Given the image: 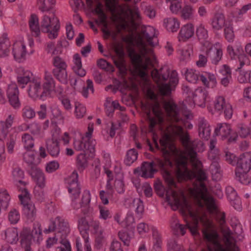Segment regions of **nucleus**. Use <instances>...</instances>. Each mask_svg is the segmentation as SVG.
Here are the masks:
<instances>
[{"mask_svg": "<svg viewBox=\"0 0 251 251\" xmlns=\"http://www.w3.org/2000/svg\"><path fill=\"white\" fill-rule=\"evenodd\" d=\"M10 42L5 33L0 38V57H6L10 52Z\"/></svg>", "mask_w": 251, "mask_h": 251, "instance_id": "19", "label": "nucleus"}, {"mask_svg": "<svg viewBox=\"0 0 251 251\" xmlns=\"http://www.w3.org/2000/svg\"><path fill=\"white\" fill-rule=\"evenodd\" d=\"M19 94L18 88L16 84H13L8 86L7 90V97L9 103L15 108L19 107L20 105Z\"/></svg>", "mask_w": 251, "mask_h": 251, "instance_id": "10", "label": "nucleus"}, {"mask_svg": "<svg viewBox=\"0 0 251 251\" xmlns=\"http://www.w3.org/2000/svg\"><path fill=\"white\" fill-rule=\"evenodd\" d=\"M236 52L238 54V58L240 66L236 70L237 71H239L244 65H248L249 64V60L248 57L243 53V49L240 46L237 47Z\"/></svg>", "mask_w": 251, "mask_h": 251, "instance_id": "37", "label": "nucleus"}, {"mask_svg": "<svg viewBox=\"0 0 251 251\" xmlns=\"http://www.w3.org/2000/svg\"><path fill=\"white\" fill-rule=\"evenodd\" d=\"M154 30L155 29L153 27L148 26L142 27L141 31L143 38L145 39L148 44L151 46H154L152 39L155 36Z\"/></svg>", "mask_w": 251, "mask_h": 251, "instance_id": "24", "label": "nucleus"}, {"mask_svg": "<svg viewBox=\"0 0 251 251\" xmlns=\"http://www.w3.org/2000/svg\"><path fill=\"white\" fill-rule=\"evenodd\" d=\"M185 75L186 79L191 83H196L199 79L198 75L196 73V71L193 69H187Z\"/></svg>", "mask_w": 251, "mask_h": 251, "instance_id": "45", "label": "nucleus"}, {"mask_svg": "<svg viewBox=\"0 0 251 251\" xmlns=\"http://www.w3.org/2000/svg\"><path fill=\"white\" fill-rule=\"evenodd\" d=\"M196 34L200 40H206L208 38V32L202 25L197 28Z\"/></svg>", "mask_w": 251, "mask_h": 251, "instance_id": "60", "label": "nucleus"}, {"mask_svg": "<svg viewBox=\"0 0 251 251\" xmlns=\"http://www.w3.org/2000/svg\"><path fill=\"white\" fill-rule=\"evenodd\" d=\"M163 106L170 122L178 123L182 121L178 106L174 101L164 100Z\"/></svg>", "mask_w": 251, "mask_h": 251, "instance_id": "6", "label": "nucleus"}, {"mask_svg": "<svg viewBox=\"0 0 251 251\" xmlns=\"http://www.w3.org/2000/svg\"><path fill=\"white\" fill-rule=\"evenodd\" d=\"M28 172L32 178L36 181L38 187L43 189L45 186V176L43 172L37 167L31 166V170Z\"/></svg>", "mask_w": 251, "mask_h": 251, "instance_id": "11", "label": "nucleus"}, {"mask_svg": "<svg viewBox=\"0 0 251 251\" xmlns=\"http://www.w3.org/2000/svg\"><path fill=\"white\" fill-rule=\"evenodd\" d=\"M121 55L117 58H114L113 62L116 67L119 70L122 74L125 75L127 73V69L126 65L125 60L123 57V51L121 52Z\"/></svg>", "mask_w": 251, "mask_h": 251, "instance_id": "33", "label": "nucleus"}, {"mask_svg": "<svg viewBox=\"0 0 251 251\" xmlns=\"http://www.w3.org/2000/svg\"><path fill=\"white\" fill-rule=\"evenodd\" d=\"M226 104L224 98L221 96L218 97L214 101L215 111H222Z\"/></svg>", "mask_w": 251, "mask_h": 251, "instance_id": "54", "label": "nucleus"}, {"mask_svg": "<svg viewBox=\"0 0 251 251\" xmlns=\"http://www.w3.org/2000/svg\"><path fill=\"white\" fill-rule=\"evenodd\" d=\"M5 239L10 244H15L18 241V234L17 229L8 228L5 232Z\"/></svg>", "mask_w": 251, "mask_h": 251, "instance_id": "34", "label": "nucleus"}, {"mask_svg": "<svg viewBox=\"0 0 251 251\" xmlns=\"http://www.w3.org/2000/svg\"><path fill=\"white\" fill-rule=\"evenodd\" d=\"M99 16V19L95 20V23L99 25H102L103 28L102 29V32L106 35L109 36L110 35V32L108 29V23H107V16H105L104 19H102L100 16Z\"/></svg>", "mask_w": 251, "mask_h": 251, "instance_id": "52", "label": "nucleus"}, {"mask_svg": "<svg viewBox=\"0 0 251 251\" xmlns=\"http://www.w3.org/2000/svg\"><path fill=\"white\" fill-rule=\"evenodd\" d=\"M32 76V74L30 71H25L22 69V73L17 76V81L19 85H25L27 83L31 82V78ZM24 87V86L22 87Z\"/></svg>", "mask_w": 251, "mask_h": 251, "instance_id": "29", "label": "nucleus"}, {"mask_svg": "<svg viewBox=\"0 0 251 251\" xmlns=\"http://www.w3.org/2000/svg\"><path fill=\"white\" fill-rule=\"evenodd\" d=\"M168 246V251H184L181 245L178 244L176 240L170 242Z\"/></svg>", "mask_w": 251, "mask_h": 251, "instance_id": "64", "label": "nucleus"}, {"mask_svg": "<svg viewBox=\"0 0 251 251\" xmlns=\"http://www.w3.org/2000/svg\"><path fill=\"white\" fill-rule=\"evenodd\" d=\"M91 194L89 190L84 191L82 196V206L81 211L84 215H89L92 211V208L90 207Z\"/></svg>", "mask_w": 251, "mask_h": 251, "instance_id": "20", "label": "nucleus"}, {"mask_svg": "<svg viewBox=\"0 0 251 251\" xmlns=\"http://www.w3.org/2000/svg\"><path fill=\"white\" fill-rule=\"evenodd\" d=\"M12 53L14 59L21 62L25 60L26 55L25 46L22 41H19L13 44Z\"/></svg>", "mask_w": 251, "mask_h": 251, "instance_id": "12", "label": "nucleus"}, {"mask_svg": "<svg viewBox=\"0 0 251 251\" xmlns=\"http://www.w3.org/2000/svg\"><path fill=\"white\" fill-rule=\"evenodd\" d=\"M208 96V94L206 90L198 89L194 95V101L197 102L200 106L204 107Z\"/></svg>", "mask_w": 251, "mask_h": 251, "instance_id": "21", "label": "nucleus"}, {"mask_svg": "<svg viewBox=\"0 0 251 251\" xmlns=\"http://www.w3.org/2000/svg\"><path fill=\"white\" fill-rule=\"evenodd\" d=\"M199 134L201 138L208 140L211 134V128L207 121L203 118H200L198 120Z\"/></svg>", "mask_w": 251, "mask_h": 251, "instance_id": "14", "label": "nucleus"}, {"mask_svg": "<svg viewBox=\"0 0 251 251\" xmlns=\"http://www.w3.org/2000/svg\"><path fill=\"white\" fill-rule=\"evenodd\" d=\"M227 198L231 205L236 210H241V201L234 189L231 186L226 188Z\"/></svg>", "mask_w": 251, "mask_h": 251, "instance_id": "13", "label": "nucleus"}, {"mask_svg": "<svg viewBox=\"0 0 251 251\" xmlns=\"http://www.w3.org/2000/svg\"><path fill=\"white\" fill-rule=\"evenodd\" d=\"M105 6L110 13L114 15L117 11V2L116 0H105Z\"/></svg>", "mask_w": 251, "mask_h": 251, "instance_id": "58", "label": "nucleus"}, {"mask_svg": "<svg viewBox=\"0 0 251 251\" xmlns=\"http://www.w3.org/2000/svg\"><path fill=\"white\" fill-rule=\"evenodd\" d=\"M45 80L43 87L47 97H49L51 92L54 91L55 82L51 75L47 73L45 74Z\"/></svg>", "mask_w": 251, "mask_h": 251, "instance_id": "23", "label": "nucleus"}, {"mask_svg": "<svg viewBox=\"0 0 251 251\" xmlns=\"http://www.w3.org/2000/svg\"><path fill=\"white\" fill-rule=\"evenodd\" d=\"M55 3V0H38L37 2L38 8L42 12L49 11Z\"/></svg>", "mask_w": 251, "mask_h": 251, "instance_id": "36", "label": "nucleus"}, {"mask_svg": "<svg viewBox=\"0 0 251 251\" xmlns=\"http://www.w3.org/2000/svg\"><path fill=\"white\" fill-rule=\"evenodd\" d=\"M194 9L190 5H186L181 11V17L185 20H189L193 17Z\"/></svg>", "mask_w": 251, "mask_h": 251, "instance_id": "55", "label": "nucleus"}, {"mask_svg": "<svg viewBox=\"0 0 251 251\" xmlns=\"http://www.w3.org/2000/svg\"><path fill=\"white\" fill-rule=\"evenodd\" d=\"M58 222V232L62 233V235L65 236L70 232V229L68 226V223L65 222L63 220H60L58 217L56 218Z\"/></svg>", "mask_w": 251, "mask_h": 251, "instance_id": "44", "label": "nucleus"}, {"mask_svg": "<svg viewBox=\"0 0 251 251\" xmlns=\"http://www.w3.org/2000/svg\"><path fill=\"white\" fill-rule=\"evenodd\" d=\"M46 147L48 152L52 156H57L60 152L59 142L57 139L52 138L46 141Z\"/></svg>", "mask_w": 251, "mask_h": 251, "instance_id": "18", "label": "nucleus"}, {"mask_svg": "<svg viewBox=\"0 0 251 251\" xmlns=\"http://www.w3.org/2000/svg\"><path fill=\"white\" fill-rule=\"evenodd\" d=\"M229 21L226 20L225 16L222 12L215 13L211 19V25L214 32L221 30Z\"/></svg>", "mask_w": 251, "mask_h": 251, "instance_id": "9", "label": "nucleus"}, {"mask_svg": "<svg viewBox=\"0 0 251 251\" xmlns=\"http://www.w3.org/2000/svg\"><path fill=\"white\" fill-rule=\"evenodd\" d=\"M231 131V126L226 123L218 124L215 128L214 135L221 136L222 139L224 140L230 135Z\"/></svg>", "mask_w": 251, "mask_h": 251, "instance_id": "17", "label": "nucleus"}, {"mask_svg": "<svg viewBox=\"0 0 251 251\" xmlns=\"http://www.w3.org/2000/svg\"><path fill=\"white\" fill-rule=\"evenodd\" d=\"M22 141L24 147L27 150L32 148L34 146V142L32 136L27 133H25L22 137Z\"/></svg>", "mask_w": 251, "mask_h": 251, "instance_id": "56", "label": "nucleus"}, {"mask_svg": "<svg viewBox=\"0 0 251 251\" xmlns=\"http://www.w3.org/2000/svg\"><path fill=\"white\" fill-rule=\"evenodd\" d=\"M210 170L213 179L218 180L220 178L221 169L218 161H212V163L210 166Z\"/></svg>", "mask_w": 251, "mask_h": 251, "instance_id": "39", "label": "nucleus"}, {"mask_svg": "<svg viewBox=\"0 0 251 251\" xmlns=\"http://www.w3.org/2000/svg\"><path fill=\"white\" fill-rule=\"evenodd\" d=\"M12 176L15 184L19 187L20 186H25V182L22 180L24 178V172L19 167L14 168L12 171Z\"/></svg>", "mask_w": 251, "mask_h": 251, "instance_id": "25", "label": "nucleus"}, {"mask_svg": "<svg viewBox=\"0 0 251 251\" xmlns=\"http://www.w3.org/2000/svg\"><path fill=\"white\" fill-rule=\"evenodd\" d=\"M248 173L241 172V173H238V171H235L236 179L243 184H249L251 181V177L249 176Z\"/></svg>", "mask_w": 251, "mask_h": 251, "instance_id": "49", "label": "nucleus"}, {"mask_svg": "<svg viewBox=\"0 0 251 251\" xmlns=\"http://www.w3.org/2000/svg\"><path fill=\"white\" fill-rule=\"evenodd\" d=\"M152 113L155 117L158 119L159 123H164V119L163 116V113L160 109V104L156 101L152 108Z\"/></svg>", "mask_w": 251, "mask_h": 251, "instance_id": "47", "label": "nucleus"}, {"mask_svg": "<svg viewBox=\"0 0 251 251\" xmlns=\"http://www.w3.org/2000/svg\"><path fill=\"white\" fill-rule=\"evenodd\" d=\"M74 148L76 151H82L83 153H93L95 152V144L91 142L75 140L74 143Z\"/></svg>", "mask_w": 251, "mask_h": 251, "instance_id": "16", "label": "nucleus"}, {"mask_svg": "<svg viewBox=\"0 0 251 251\" xmlns=\"http://www.w3.org/2000/svg\"><path fill=\"white\" fill-rule=\"evenodd\" d=\"M14 117L9 115L5 121H0L1 126V132L2 135L5 137L8 132V129L11 127L13 122Z\"/></svg>", "mask_w": 251, "mask_h": 251, "instance_id": "38", "label": "nucleus"}, {"mask_svg": "<svg viewBox=\"0 0 251 251\" xmlns=\"http://www.w3.org/2000/svg\"><path fill=\"white\" fill-rule=\"evenodd\" d=\"M164 24L167 29L171 32H174L179 28V23L178 20L175 18H168L164 20Z\"/></svg>", "mask_w": 251, "mask_h": 251, "instance_id": "28", "label": "nucleus"}, {"mask_svg": "<svg viewBox=\"0 0 251 251\" xmlns=\"http://www.w3.org/2000/svg\"><path fill=\"white\" fill-rule=\"evenodd\" d=\"M41 235L42 229L41 224L38 222H36L33 224V229L31 231L30 235L24 236L23 237V238L29 237L31 243L32 238H33L34 239H37V241H39L41 236Z\"/></svg>", "mask_w": 251, "mask_h": 251, "instance_id": "32", "label": "nucleus"}, {"mask_svg": "<svg viewBox=\"0 0 251 251\" xmlns=\"http://www.w3.org/2000/svg\"><path fill=\"white\" fill-rule=\"evenodd\" d=\"M138 152L135 149L129 150L126 154V157L125 159V163L127 166H130L137 159Z\"/></svg>", "mask_w": 251, "mask_h": 251, "instance_id": "41", "label": "nucleus"}, {"mask_svg": "<svg viewBox=\"0 0 251 251\" xmlns=\"http://www.w3.org/2000/svg\"><path fill=\"white\" fill-rule=\"evenodd\" d=\"M29 25L33 36L38 37L40 34V29L38 23V18L35 14L30 16L29 20Z\"/></svg>", "mask_w": 251, "mask_h": 251, "instance_id": "27", "label": "nucleus"}, {"mask_svg": "<svg viewBox=\"0 0 251 251\" xmlns=\"http://www.w3.org/2000/svg\"><path fill=\"white\" fill-rule=\"evenodd\" d=\"M251 169V152L243 153L237 159L235 171H238V173L249 172Z\"/></svg>", "mask_w": 251, "mask_h": 251, "instance_id": "7", "label": "nucleus"}, {"mask_svg": "<svg viewBox=\"0 0 251 251\" xmlns=\"http://www.w3.org/2000/svg\"><path fill=\"white\" fill-rule=\"evenodd\" d=\"M77 173L74 171L72 175L66 179L67 184L69 193L71 195L72 199L71 206L74 210H77L82 206V200L81 202H77L76 199H78L80 194V187L78 183Z\"/></svg>", "mask_w": 251, "mask_h": 251, "instance_id": "4", "label": "nucleus"}, {"mask_svg": "<svg viewBox=\"0 0 251 251\" xmlns=\"http://www.w3.org/2000/svg\"><path fill=\"white\" fill-rule=\"evenodd\" d=\"M238 133L242 138L247 137L250 133V129L245 125L240 124L238 126Z\"/></svg>", "mask_w": 251, "mask_h": 251, "instance_id": "62", "label": "nucleus"}, {"mask_svg": "<svg viewBox=\"0 0 251 251\" xmlns=\"http://www.w3.org/2000/svg\"><path fill=\"white\" fill-rule=\"evenodd\" d=\"M204 238L214 245L213 251H226L222 245L218 241V235L215 232H208L207 231L203 232Z\"/></svg>", "mask_w": 251, "mask_h": 251, "instance_id": "15", "label": "nucleus"}, {"mask_svg": "<svg viewBox=\"0 0 251 251\" xmlns=\"http://www.w3.org/2000/svg\"><path fill=\"white\" fill-rule=\"evenodd\" d=\"M98 66L106 72H113L114 71L113 66L106 60L100 58L97 61Z\"/></svg>", "mask_w": 251, "mask_h": 251, "instance_id": "50", "label": "nucleus"}, {"mask_svg": "<svg viewBox=\"0 0 251 251\" xmlns=\"http://www.w3.org/2000/svg\"><path fill=\"white\" fill-rule=\"evenodd\" d=\"M88 153H81L77 158V166L79 170H83L88 166V161L86 157Z\"/></svg>", "mask_w": 251, "mask_h": 251, "instance_id": "48", "label": "nucleus"}, {"mask_svg": "<svg viewBox=\"0 0 251 251\" xmlns=\"http://www.w3.org/2000/svg\"><path fill=\"white\" fill-rule=\"evenodd\" d=\"M128 55L131 60V62L133 66L134 69L139 68L140 63L143 61L141 55L137 53L135 50L131 49L129 50Z\"/></svg>", "mask_w": 251, "mask_h": 251, "instance_id": "35", "label": "nucleus"}, {"mask_svg": "<svg viewBox=\"0 0 251 251\" xmlns=\"http://www.w3.org/2000/svg\"><path fill=\"white\" fill-rule=\"evenodd\" d=\"M207 56L209 57L212 63L214 64H217L218 62L221 60L223 51L221 49H210L207 51Z\"/></svg>", "mask_w": 251, "mask_h": 251, "instance_id": "26", "label": "nucleus"}, {"mask_svg": "<svg viewBox=\"0 0 251 251\" xmlns=\"http://www.w3.org/2000/svg\"><path fill=\"white\" fill-rule=\"evenodd\" d=\"M25 186H25H20L19 187V191H21L22 192V193L19 195V198L22 204H24V203L28 202L27 201L30 200L29 192Z\"/></svg>", "mask_w": 251, "mask_h": 251, "instance_id": "51", "label": "nucleus"}, {"mask_svg": "<svg viewBox=\"0 0 251 251\" xmlns=\"http://www.w3.org/2000/svg\"><path fill=\"white\" fill-rule=\"evenodd\" d=\"M17 137L16 135L10 134L5 139L7 151L9 153H12L14 151V147L16 144Z\"/></svg>", "mask_w": 251, "mask_h": 251, "instance_id": "43", "label": "nucleus"}, {"mask_svg": "<svg viewBox=\"0 0 251 251\" xmlns=\"http://www.w3.org/2000/svg\"><path fill=\"white\" fill-rule=\"evenodd\" d=\"M224 35L228 42L233 41L235 35L233 31V25L230 22L226 24L224 28Z\"/></svg>", "mask_w": 251, "mask_h": 251, "instance_id": "40", "label": "nucleus"}, {"mask_svg": "<svg viewBox=\"0 0 251 251\" xmlns=\"http://www.w3.org/2000/svg\"><path fill=\"white\" fill-rule=\"evenodd\" d=\"M130 207L135 208L136 213L140 215L142 214L144 210L143 201L140 199H134Z\"/></svg>", "mask_w": 251, "mask_h": 251, "instance_id": "46", "label": "nucleus"}, {"mask_svg": "<svg viewBox=\"0 0 251 251\" xmlns=\"http://www.w3.org/2000/svg\"><path fill=\"white\" fill-rule=\"evenodd\" d=\"M22 204L25 216L31 221L34 220L36 216V209L34 204L31 202H26Z\"/></svg>", "mask_w": 251, "mask_h": 251, "instance_id": "22", "label": "nucleus"}, {"mask_svg": "<svg viewBox=\"0 0 251 251\" xmlns=\"http://www.w3.org/2000/svg\"><path fill=\"white\" fill-rule=\"evenodd\" d=\"M54 76L61 83L67 84L68 82V75L66 68L54 69L52 70Z\"/></svg>", "mask_w": 251, "mask_h": 251, "instance_id": "31", "label": "nucleus"}, {"mask_svg": "<svg viewBox=\"0 0 251 251\" xmlns=\"http://www.w3.org/2000/svg\"><path fill=\"white\" fill-rule=\"evenodd\" d=\"M147 120L149 122V128L150 132H153L154 128L157 125H162L163 123H159V120L156 117L151 116L150 113H147Z\"/></svg>", "mask_w": 251, "mask_h": 251, "instance_id": "53", "label": "nucleus"}, {"mask_svg": "<svg viewBox=\"0 0 251 251\" xmlns=\"http://www.w3.org/2000/svg\"><path fill=\"white\" fill-rule=\"evenodd\" d=\"M112 192H105L104 190H101L100 192V198L101 202L104 205H107L109 203L108 199L112 196Z\"/></svg>", "mask_w": 251, "mask_h": 251, "instance_id": "63", "label": "nucleus"}, {"mask_svg": "<svg viewBox=\"0 0 251 251\" xmlns=\"http://www.w3.org/2000/svg\"><path fill=\"white\" fill-rule=\"evenodd\" d=\"M153 81L157 84L159 92L163 96H170L178 83V75L176 70L170 74L167 66L159 69H154L151 73Z\"/></svg>", "mask_w": 251, "mask_h": 251, "instance_id": "2", "label": "nucleus"}, {"mask_svg": "<svg viewBox=\"0 0 251 251\" xmlns=\"http://www.w3.org/2000/svg\"><path fill=\"white\" fill-rule=\"evenodd\" d=\"M35 155L33 152H27L24 154V159L28 164V170H31V166L37 167L34 163Z\"/></svg>", "mask_w": 251, "mask_h": 251, "instance_id": "57", "label": "nucleus"}, {"mask_svg": "<svg viewBox=\"0 0 251 251\" xmlns=\"http://www.w3.org/2000/svg\"><path fill=\"white\" fill-rule=\"evenodd\" d=\"M160 143L163 147L161 152L164 158V161L160 159H156L155 162H144L141 166V171L142 172L141 176L145 178H152L154 174L157 172V170L153 168L154 166H156L164 170L163 178L168 187L170 189L176 188V184L174 177L168 171L165 170V168L166 165H168L171 168L174 166V164L170 159L171 153L167 149V143L166 141L161 140Z\"/></svg>", "mask_w": 251, "mask_h": 251, "instance_id": "1", "label": "nucleus"}, {"mask_svg": "<svg viewBox=\"0 0 251 251\" xmlns=\"http://www.w3.org/2000/svg\"><path fill=\"white\" fill-rule=\"evenodd\" d=\"M10 200V196L6 190L0 191V205L1 208L6 210L9 205Z\"/></svg>", "mask_w": 251, "mask_h": 251, "instance_id": "42", "label": "nucleus"}, {"mask_svg": "<svg viewBox=\"0 0 251 251\" xmlns=\"http://www.w3.org/2000/svg\"><path fill=\"white\" fill-rule=\"evenodd\" d=\"M153 237L154 239V243L152 251H161V244L162 241L160 236L157 232H153Z\"/></svg>", "mask_w": 251, "mask_h": 251, "instance_id": "59", "label": "nucleus"}, {"mask_svg": "<svg viewBox=\"0 0 251 251\" xmlns=\"http://www.w3.org/2000/svg\"><path fill=\"white\" fill-rule=\"evenodd\" d=\"M28 92L29 96L33 98H39L44 100L48 97L41 82L37 80L30 82Z\"/></svg>", "mask_w": 251, "mask_h": 251, "instance_id": "8", "label": "nucleus"}, {"mask_svg": "<svg viewBox=\"0 0 251 251\" xmlns=\"http://www.w3.org/2000/svg\"><path fill=\"white\" fill-rule=\"evenodd\" d=\"M188 161V157L183 154L179 155L175 159L176 175L178 181H186L195 178L201 182L206 180L207 176L205 172L202 169H198L196 172L190 170L187 167Z\"/></svg>", "mask_w": 251, "mask_h": 251, "instance_id": "3", "label": "nucleus"}, {"mask_svg": "<svg viewBox=\"0 0 251 251\" xmlns=\"http://www.w3.org/2000/svg\"><path fill=\"white\" fill-rule=\"evenodd\" d=\"M86 112V107L79 103H75V113L78 118H81L84 116Z\"/></svg>", "mask_w": 251, "mask_h": 251, "instance_id": "61", "label": "nucleus"}, {"mask_svg": "<svg viewBox=\"0 0 251 251\" xmlns=\"http://www.w3.org/2000/svg\"><path fill=\"white\" fill-rule=\"evenodd\" d=\"M60 28L59 20L53 13H51L50 16L45 15L43 16L41 21V30L48 33L50 39L57 37Z\"/></svg>", "mask_w": 251, "mask_h": 251, "instance_id": "5", "label": "nucleus"}, {"mask_svg": "<svg viewBox=\"0 0 251 251\" xmlns=\"http://www.w3.org/2000/svg\"><path fill=\"white\" fill-rule=\"evenodd\" d=\"M194 34V27L192 24H187L183 25L179 32V36L184 39H189Z\"/></svg>", "mask_w": 251, "mask_h": 251, "instance_id": "30", "label": "nucleus"}]
</instances>
